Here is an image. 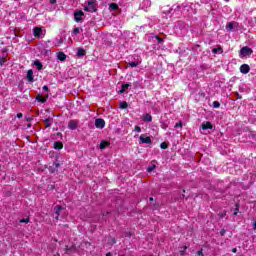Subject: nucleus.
Returning a JSON list of instances; mask_svg holds the SVG:
<instances>
[{
	"label": "nucleus",
	"mask_w": 256,
	"mask_h": 256,
	"mask_svg": "<svg viewBox=\"0 0 256 256\" xmlns=\"http://www.w3.org/2000/svg\"><path fill=\"white\" fill-rule=\"evenodd\" d=\"M199 4H193L191 2H184L181 5L175 4L170 9L169 13L171 15H183L184 17H189V15H195L197 13V7Z\"/></svg>",
	"instance_id": "1"
},
{
	"label": "nucleus",
	"mask_w": 256,
	"mask_h": 256,
	"mask_svg": "<svg viewBox=\"0 0 256 256\" xmlns=\"http://www.w3.org/2000/svg\"><path fill=\"white\" fill-rule=\"evenodd\" d=\"M251 55H253V49L245 46L240 50V58L243 59L245 57H251Z\"/></svg>",
	"instance_id": "2"
},
{
	"label": "nucleus",
	"mask_w": 256,
	"mask_h": 256,
	"mask_svg": "<svg viewBox=\"0 0 256 256\" xmlns=\"http://www.w3.org/2000/svg\"><path fill=\"white\" fill-rule=\"evenodd\" d=\"M83 17H85V13L82 10L74 12V21H76V23H81L83 21Z\"/></svg>",
	"instance_id": "3"
},
{
	"label": "nucleus",
	"mask_w": 256,
	"mask_h": 256,
	"mask_svg": "<svg viewBox=\"0 0 256 256\" xmlns=\"http://www.w3.org/2000/svg\"><path fill=\"white\" fill-rule=\"evenodd\" d=\"M84 11H87L88 13H95V11H97L95 1L88 2V5L84 7Z\"/></svg>",
	"instance_id": "4"
},
{
	"label": "nucleus",
	"mask_w": 256,
	"mask_h": 256,
	"mask_svg": "<svg viewBox=\"0 0 256 256\" xmlns=\"http://www.w3.org/2000/svg\"><path fill=\"white\" fill-rule=\"evenodd\" d=\"M33 33L36 39H41V37H45V34L43 33V28L41 27H34Z\"/></svg>",
	"instance_id": "5"
},
{
	"label": "nucleus",
	"mask_w": 256,
	"mask_h": 256,
	"mask_svg": "<svg viewBox=\"0 0 256 256\" xmlns=\"http://www.w3.org/2000/svg\"><path fill=\"white\" fill-rule=\"evenodd\" d=\"M96 129H104L105 128V120L103 118H97L95 120Z\"/></svg>",
	"instance_id": "6"
},
{
	"label": "nucleus",
	"mask_w": 256,
	"mask_h": 256,
	"mask_svg": "<svg viewBox=\"0 0 256 256\" xmlns=\"http://www.w3.org/2000/svg\"><path fill=\"white\" fill-rule=\"evenodd\" d=\"M77 127H79V121L77 120H70L68 123V128L71 131H75V129H77Z\"/></svg>",
	"instance_id": "7"
},
{
	"label": "nucleus",
	"mask_w": 256,
	"mask_h": 256,
	"mask_svg": "<svg viewBox=\"0 0 256 256\" xmlns=\"http://www.w3.org/2000/svg\"><path fill=\"white\" fill-rule=\"evenodd\" d=\"M249 71H251V67H249V65L242 64L240 66V73H242L243 75H247V73H249Z\"/></svg>",
	"instance_id": "8"
},
{
	"label": "nucleus",
	"mask_w": 256,
	"mask_h": 256,
	"mask_svg": "<svg viewBox=\"0 0 256 256\" xmlns=\"http://www.w3.org/2000/svg\"><path fill=\"white\" fill-rule=\"evenodd\" d=\"M140 143L147 144V145L151 144V137L145 136V134H142L140 136Z\"/></svg>",
	"instance_id": "9"
},
{
	"label": "nucleus",
	"mask_w": 256,
	"mask_h": 256,
	"mask_svg": "<svg viewBox=\"0 0 256 256\" xmlns=\"http://www.w3.org/2000/svg\"><path fill=\"white\" fill-rule=\"evenodd\" d=\"M203 131H207V129H213V124H211V122L207 121V122H203L201 125Z\"/></svg>",
	"instance_id": "10"
},
{
	"label": "nucleus",
	"mask_w": 256,
	"mask_h": 256,
	"mask_svg": "<svg viewBox=\"0 0 256 256\" xmlns=\"http://www.w3.org/2000/svg\"><path fill=\"white\" fill-rule=\"evenodd\" d=\"M63 211V206H57L54 208L55 213V219H59V215H61V212Z\"/></svg>",
	"instance_id": "11"
},
{
	"label": "nucleus",
	"mask_w": 256,
	"mask_h": 256,
	"mask_svg": "<svg viewBox=\"0 0 256 256\" xmlns=\"http://www.w3.org/2000/svg\"><path fill=\"white\" fill-rule=\"evenodd\" d=\"M109 145H111V142H109V141H101L100 142V149L101 150L107 149V147H109Z\"/></svg>",
	"instance_id": "12"
},
{
	"label": "nucleus",
	"mask_w": 256,
	"mask_h": 256,
	"mask_svg": "<svg viewBox=\"0 0 256 256\" xmlns=\"http://www.w3.org/2000/svg\"><path fill=\"white\" fill-rule=\"evenodd\" d=\"M143 121H146V123H151L153 121V116H151V114H145L143 116Z\"/></svg>",
	"instance_id": "13"
},
{
	"label": "nucleus",
	"mask_w": 256,
	"mask_h": 256,
	"mask_svg": "<svg viewBox=\"0 0 256 256\" xmlns=\"http://www.w3.org/2000/svg\"><path fill=\"white\" fill-rule=\"evenodd\" d=\"M27 80L30 82V83H33L34 79H33V70H28L27 72Z\"/></svg>",
	"instance_id": "14"
},
{
	"label": "nucleus",
	"mask_w": 256,
	"mask_h": 256,
	"mask_svg": "<svg viewBox=\"0 0 256 256\" xmlns=\"http://www.w3.org/2000/svg\"><path fill=\"white\" fill-rule=\"evenodd\" d=\"M131 87V84H122V88L120 90V93H127V89H129Z\"/></svg>",
	"instance_id": "15"
},
{
	"label": "nucleus",
	"mask_w": 256,
	"mask_h": 256,
	"mask_svg": "<svg viewBox=\"0 0 256 256\" xmlns=\"http://www.w3.org/2000/svg\"><path fill=\"white\" fill-rule=\"evenodd\" d=\"M54 149H56V150H61V149H63V142H61V141H57V142H55L54 143Z\"/></svg>",
	"instance_id": "16"
},
{
	"label": "nucleus",
	"mask_w": 256,
	"mask_h": 256,
	"mask_svg": "<svg viewBox=\"0 0 256 256\" xmlns=\"http://www.w3.org/2000/svg\"><path fill=\"white\" fill-rule=\"evenodd\" d=\"M57 59H59V61H65V59H67V55H65L63 52H59L57 54Z\"/></svg>",
	"instance_id": "17"
},
{
	"label": "nucleus",
	"mask_w": 256,
	"mask_h": 256,
	"mask_svg": "<svg viewBox=\"0 0 256 256\" xmlns=\"http://www.w3.org/2000/svg\"><path fill=\"white\" fill-rule=\"evenodd\" d=\"M34 65L38 69V71H41V69H43V64L39 60L34 61Z\"/></svg>",
	"instance_id": "18"
},
{
	"label": "nucleus",
	"mask_w": 256,
	"mask_h": 256,
	"mask_svg": "<svg viewBox=\"0 0 256 256\" xmlns=\"http://www.w3.org/2000/svg\"><path fill=\"white\" fill-rule=\"evenodd\" d=\"M152 40L155 42L157 41V43H159L160 45L163 44V40L162 38H160L159 36L155 35L152 37Z\"/></svg>",
	"instance_id": "19"
},
{
	"label": "nucleus",
	"mask_w": 256,
	"mask_h": 256,
	"mask_svg": "<svg viewBox=\"0 0 256 256\" xmlns=\"http://www.w3.org/2000/svg\"><path fill=\"white\" fill-rule=\"evenodd\" d=\"M78 57H85V50L83 48H79L77 51Z\"/></svg>",
	"instance_id": "20"
},
{
	"label": "nucleus",
	"mask_w": 256,
	"mask_h": 256,
	"mask_svg": "<svg viewBox=\"0 0 256 256\" xmlns=\"http://www.w3.org/2000/svg\"><path fill=\"white\" fill-rule=\"evenodd\" d=\"M36 100H37L39 103H46V102H47V98L42 97V96H37V97H36Z\"/></svg>",
	"instance_id": "21"
},
{
	"label": "nucleus",
	"mask_w": 256,
	"mask_h": 256,
	"mask_svg": "<svg viewBox=\"0 0 256 256\" xmlns=\"http://www.w3.org/2000/svg\"><path fill=\"white\" fill-rule=\"evenodd\" d=\"M109 8L112 9V11H117V9H119V5H117L115 3H111L109 5Z\"/></svg>",
	"instance_id": "22"
},
{
	"label": "nucleus",
	"mask_w": 256,
	"mask_h": 256,
	"mask_svg": "<svg viewBox=\"0 0 256 256\" xmlns=\"http://www.w3.org/2000/svg\"><path fill=\"white\" fill-rule=\"evenodd\" d=\"M212 53H215V54L219 53V54H221V53H223V48H221V47L214 48L212 50Z\"/></svg>",
	"instance_id": "23"
},
{
	"label": "nucleus",
	"mask_w": 256,
	"mask_h": 256,
	"mask_svg": "<svg viewBox=\"0 0 256 256\" xmlns=\"http://www.w3.org/2000/svg\"><path fill=\"white\" fill-rule=\"evenodd\" d=\"M234 25H235V24H234L233 22L228 23V25H227V27H226L227 31H233Z\"/></svg>",
	"instance_id": "24"
},
{
	"label": "nucleus",
	"mask_w": 256,
	"mask_h": 256,
	"mask_svg": "<svg viewBox=\"0 0 256 256\" xmlns=\"http://www.w3.org/2000/svg\"><path fill=\"white\" fill-rule=\"evenodd\" d=\"M44 123H45V125H46L47 128H48V127H51V118H46V119L44 120Z\"/></svg>",
	"instance_id": "25"
},
{
	"label": "nucleus",
	"mask_w": 256,
	"mask_h": 256,
	"mask_svg": "<svg viewBox=\"0 0 256 256\" xmlns=\"http://www.w3.org/2000/svg\"><path fill=\"white\" fill-rule=\"evenodd\" d=\"M212 106L214 107V109H219V107H221V104L219 103V101H214Z\"/></svg>",
	"instance_id": "26"
},
{
	"label": "nucleus",
	"mask_w": 256,
	"mask_h": 256,
	"mask_svg": "<svg viewBox=\"0 0 256 256\" xmlns=\"http://www.w3.org/2000/svg\"><path fill=\"white\" fill-rule=\"evenodd\" d=\"M127 107H129V104H127V102L120 103V109H127Z\"/></svg>",
	"instance_id": "27"
},
{
	"label": "nucleus",
	"mask_w": 256,
	"mask_h": 256,
	"mask_svg": "<svg viewBox=\"0 0 256 256\" xmlns=\"http://www.w3.org/2000/svg\"><path fill=\"white\" fill-rule=\"evenodd\" d=\"M129 67H137L139 65V62H129L128 63Z\"/></svg>",
	"instance_id": "28"
},
{
	"label": "nucleus",
	"mask_w": 256,
	"mask_h": 256,
	"mask_svg": "<svg viewBox=\"0 0 256 256\" xmlns=\"http://www.w3.org/2000/svg\"><path fill=\"white\" fill-rule=\"evenodd\" d=\"M79 33H80V29L79 28H74L73 29V34L74 35H79Z\"/></svg>",
	"instance_id": "29"
},
{
	"label": "nucleus",
	"mask_w": 256,
	"mask_h": 256,
	"mask_svg": "<svg viewBox=\"0 0 256 256\" xmlns=\"http://www.w3.org/2000/svg\"><path fill=\"white\" fill-rule=\"evenodd\" d=\"M134 131H136V133H141V127L135 126Z\"/></svg>",
	"instance_id": "30"
},
{
	"label": "nucleus",
	"mask_w": 256,
	"mask_h": 256,
	"mask_svg": "<svg viewBox=\"0 0 256 256\" xmlns=\"http://www.w3.org/2000/svg\"><path fill=\"white\" fill-rule=\"evenodd\" d=\"M185 251H187V246H184L183 247V250L182 251H180V255H185Z\"/></svg>",
	"instance_id": "31"
},
{
	"label": "nucleus",
	"mask_w": 256,
	"mask_h": 256,
	"mask_svg": "<svg viewBox=\"0 0 256 256\" xmlns=\"http://www.w3.org/2000/svg\"><path fill=\"white\" fill-rule=\"evenodd\" d=\"M153 169H155V165L148 167V169H147L148 173H151V171H153Z\"/></svg>",
	"instance_id": "32"
},
{
	"label": "nucleus",
	"mask_w": 256,
	"mask_h": 256,
	"mask_svg": "<svg viewBox=\"0 0 256 256\" xmlns=\"http://www.w3.org/2000/svg\"><path fill=\"white\" fill-rule=\"evenodd\" d=\"M179 127H183V123L178 122V123L175 124V128L176 129L179 128Z\"/></svg>",
	"instance_id": "33"
},
{
	"label": "nucleus",
	"mask_w": 256,
	"mask_h": 256,
	"mask_svg": "<svg viewBox=\"0 0 256 256\" xmlns=\"http://www.w3.org/2000/svg\"><path fill=\"white\" fill-rule=\"evenodd\" d=\"M20 223H29V219H21Z\"/></svg>",
	"instance_id": "34"
},
{
	"label": "nucleus",
	"mask_w": 256,
	"mask_h": 256,
	"mask_svg": "<svg viewBox=\"0 0 256 256\" xmlns=\"http://www.w3.org/2000/svg\"><path fill=\"white\" fill-rule=\"evenodd\" d=\"M43 91H49V86L45 85L42 87Z\"/></svg>",
	"instance_id": "35"
},
{
	"label": "nucleus",
	"mask_w": 256,
	"mask_h": 256,
	"mask_svg": "<svg viewBox=\"0 0 256 256\" xmlns=\"http://www.w3.org/2000/svg\"><path fill=\"white\" fill-rule=\"evenodd\" d=\"M160 147H161V149H166V148H167V144L162 143V144L160 145Z\"/></svg>",
	"instance_id": "36"
},
{
	"label": "nucleus",
	"mask_w": 256,
	"mask_h": 256,
	"mask_svg": "<svg viewBox=\"0 0 256 256\" xmlns=\"http://www.w3.org/2000/svg\"><path fill=\"white\" fill-rule=\"evenodd\" d=\"M197 255H198V256H204L203 250H199V251L197 252Z\"/></svg>",
	"instance_id": "37"
},
{
	"label": "nucleus",
	"mask_w": 256,
	"mask_h": 256,
	"mask_svg": "<svg viewBox=\"0 0 256 256\" xmlns=\"http://www.w3.org/2000/svg\"><path fill=\"white\" fill-rule=\"evenodd\" d=\"M144 3H145L146 5H151V1H149V0H144Z\"/></svg>",
	"instance_id": "38"
},
{
	"label": "nucleus",
	"mask_w": 256,
	"mask_h": 256,
	"mask_svg": "<svg viewBox=\"0 0 256 256\" xmlns=\"http://www.w3.org/2000/svg\"><path fill=\"white\" fill-rule=\"evenodd\" d=\"M17 117H18V119H21L23 117V113H18Z\"/></svg>",
	"instance_id": "39"
},
{
	"label": "nucleus",
	"mask_w": 256,
	"mask_h": 256,
	"mask_svg": "<svg viewBox=\"0 0 256 256\" xmlns=\"http://www.w3.org/2000/svg\"><path fill=\"white\" fill-rule=\"evenodd\" d=\"M220 234L223 236V235H225V230H221L220 231Z\"/></svg>",
	"instance_id": "40"
},
{
	"label": "nucleus",
	"mask_w": 256,
	"mask_h": 256,
	"mask_svg": "<svg viewBox=\"0 0 256 256\" xmlns=\"http://www.w3.org/2000/svg\"><path fill=\"white\" fill-rule=\"evenodd\" d=\"M26 120L29 121H33V118H26Z\"/></svg>",
	"instance_id": "41"
},
{
	"label": "nucleus",
	"mask_w": 256,
	"mask_h": 256,
	"mask_svg": "<svg viewBox=\"0 0 256 256\" xmlns=\"http://www.w3.org/2000/svg\"><path fill=\"white\" fill-rule=\"evenodd\" d=\"M232 251H233L234 253H237V248H233Z\"/></svg>",
	"instance_id": "42"
},
{
	"label": "nucleus",
	"mask_w": 256,
	"mask_h": 256,
	"mask_svg": "<svg viewBox=\"0 0 256 256\" xmlns=\"http://www.w3.org/2000/svg\"><path fill=\"white\" fill-rule=\"evenodd\" d=\"M112 243H117V241L115 240V238H112Z\"/></svg>",
	"instance_id": "43"
},
{
	"label": "nucleus",
	"mask_w": 256,
	"mask_h": 256,
	"mask_svg": "<svg viewBox=\"0 0 256 256\" xmlns=\"http://www.w3.org/2000/svg\"><path fill=\"white\" fill-rule=\"evenodd\" d=\"M106 256H113V254H111V252L107 253Z\"/></svg>",
	"instance_id": "44"
},
{
	"label": "nucleus",
	"mask_w": 256,
	"mask_h": 256,
	"mask_svg": "<svg viewBox=\"0 0 256 256\" xmlns=\"http://www.w3.org/2000/svg\"><path fill=\"white\" fill-rule=\"evenodd\" d=\"M178 25H183V22H178Z\"/></svg>",
	"instance_id": "45"
},
{
	"label": "nucleus",
	"mask_w": 256,
	"mask_h": 256,
	"mask_svg": "<svg viewBox=\"0 0 256 256\" xmlns=\"http://www.w3.org/2000/svg\"><path fill=\"white\" fill-rule=\"evenodd\" d=\"M58 42H59V43H63V40H62V39H60Z\"/></svg>",
	"instance_id": "46"
},
{
	"label": "nucleus",
	"mask_w": 256,
	"mask_h": 256,
	"mask_svg": "<svg viewBox=\"0 0 256 256\" xmlns=\"http://www.w3.org/2000/svg\"><path fill=\"white\" fill-rule=\"evenodd\" d=\"M254 229H256V221L254 222Z\"/></svg>",
	"instance_id": "47"
},
{
	"label": "nucleus",
	"mask_w": 256,
	"mask_h": 256,
	"mask_svg": "<svg viewBox=\"0 0 256 256\" xmlns=\"http://www.w3.org/2000/svg\"><path fill=\"white\" fill-rule=\"evenodd\" d=\"M226 3H229L230 0H224Z\"/></svg>",
	"instance_id": "48"
},
{
	"label": "nucleus",
	"mask_w": 256,
	"mask_h": 256,
	"mask_svg": "<svg viewBox=\"0 0 256 256\" xmlns=\"http://www.w3.org/2000/svg\"><path fill=\"white\" fill-rule=\"evenodd\" d=\"M150 201H153V197H150Z\"/></svg>",
	"instance_id": "49"
},
{
	"label": "nucleus",
	"mask_w": 256,
	"mask_h": 256,
	"mask_svg": "<svg viewBox=\"0 0 256 256\" xmlns=\"http://www.w3.org/2000/svg\"><path fill=\"white\" fill-rule=\"evenodd\" d=\"M221 217H225V213L221 215Z\"/></svg>",
	"instance_id": "50"
},
{
	"label": "nucleus",
	"mask_w": 256,
	"mask_h": 256,
	"mask_svg": "<svg viewBox=\"0 0 256 256\" xmlns=\"http://www.w3.org/2000/svg\"><path fill=\"white\" fill-rule=\"evenodd\" d=\"M234 215H237V211L234 212Z\"/></svg>",
	"instance_id": "51"
},
{
	"label": "nucleus",
	"mask_w": 256,
	"mask_h": 256,
	"mask_svg": "<svg viewBox=\"0 0 256 256\" xmlns=\"http://www.w3.org/2000/svg\"><path fill=\"white\" fill-rule=\"evenodd\" d=\"M28 127H31V124H28Z\"/></svg>",
	"instance_id": "52"
},
{
	"label": "nucleus",
	"mask_w": 256,
	"mask_h": 256,
	"mask_svg": "<svg viewBox=\"0 0 256 256\" xmlns=\"http://www.w3.org/2000/svg\"><path fill=\"white\" fill-rule=\"evenodd\" d=\"M56 167H59V165H58V164H56Z\"/></svg>",
	"instance_id": "53"
}]
</instances>
